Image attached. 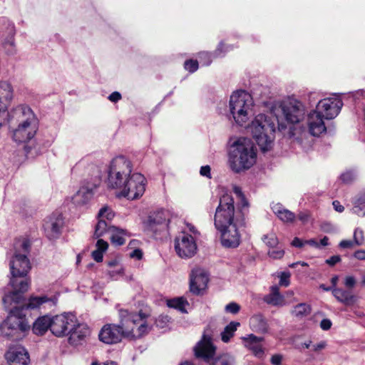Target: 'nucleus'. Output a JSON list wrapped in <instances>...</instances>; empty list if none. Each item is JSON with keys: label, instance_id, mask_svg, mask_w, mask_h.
I'll return each mask as SVG.
<instances>
[{"label": "nucleus", "instance_id": "nucleus-20", "mask_svg": "<svg viewBox=\"0 0 365 365\" xmlns=\"http://www.w3.org/2000/svg\"><path fill=\"white\" fill-rule=\"evenodd\" d=\"M5 357L9 365H28L29 361L28 352L21 346L10 347Z\"/></svg>", "mask_w": 365, "mask_h": 365}, {"label": "nucleus", "instance_id": "nucleus-39", "mask_svg": "<svg viewBox=\"0 0 365 365\" xmlns=\"http://www.w3.org/2000/svg\"><path fill=\"white\" fill-rule=\"evenodd\" d=\"M185 304V301L182 298H175L168 300L167 302V305L169 307L176 309L181 312H184Z\"/></svg>", "mask_w": 365, "mask_h": 365}, {"label": "nucleus", "instance_id": "nucleus-10", "mask_svg": "<svg viewBox=\"0 0 365 365\" xmlns=\"http://www.w3.org/2000/svg\"><path fill=\"white\" fill-rule=\"evenodd\" d=\"M279 108L284 119L290 124L299 123L305 118V106L296 99L289 98L282 101Z\"/></svg>", "mask_w": 365, "mask_h": 365}, {"label": "nucleus", "instance_id": "nucleus-48", "mask_svg": "<svg viewBox=\"0 0 365 365\" xmlns=\"http://www.w3.org/2000/svg\"><path fill=\"white\" fill-rule=\"evenodd\" d=\"M199 58L204 66H209L212 62L211 55L208 52L203 51L200 53Z\"/></svg>", "mask_w": 365, "mask_h": 365}, {"label": "nucleus", "instance_id": "nucleus-55", "mask_svg": "<svg viewBox=\"0 0 365 365\" xmlns=\"http://www.w3.org/2000/svg\"><path fill=\"white\" fill-rule=\"evenodd\" d=\"M272 210L273 212L278 217L282 212V210H285L286 208H284L282 205L279 203L274 204L272 206Z\"/></svg>", "mask_w": 365, "mask_h": 365}, {"label": "nucleus", "instance_id": "nucleus-29", "mask_svg": "<svg viewBox=\"0 0 365 365\" xmlns=\"http://www.w3.org/2000/svg\"><path fill=\"white\" fill-rule=\"evenodd\" d=\"M53 317L43 315L38 317L33 324V331L36 335L44 334L48 329L52 332Z\"/></svg>", "mask_w": 365, "mask_h": 365}, {"label": "nucleus", "instance_id": "nucleus-28", "mask_svg": "<svg viewBox=\"0 0 365 365\" xmlns=\"http://www.w3.org/2000/svg\"><path fill=\"white\" fill-rule=\"evenodd\" d=\"M326 291H331L336 300L346 306L352 305L355 303L356 297L352 294L351 290L343 288L329 287Z\"/></svg>", "mask_w": 365, "mask_h": 365}, {"label": "nucleus", "instance_id": "nucleus-26", "mask_svg": "<svg viewBox=\"0 0 365 365\" xmlns=\"http://www.w3.org/2000/svg\"><path fill=\"white\" fill-rule=\"evenodd\" d=\"M89 333L88 327L84 323L79 322L76 319V323L69 333L68 341L71 345L77 346L81 344Z\"/></svg>", "mask_w": 365, "mask_h": 365}, {"label": "nucleus", "instance_id": "nucleus-18", "mask_svg": "<svg viewBox=\"0 0 365 365\" xmlns=\"http://www.w3.org/2000/svg\"><path fill=\"white\" fill-rule=\"evenodd\" d=\"M58 301V294L31 297L26 304V307L43 312L51 311L56 307Z\"/></svg>", "mask_w": 365, "mask_h": 365}, {"label": "nucleus", "instance_id": "nucleus-62", "mask_svg": "<svg viewBox=\"0 0 365 365\" xmlns=\"http://www.w3.org/2000/svg\"><path fill=\"white\" fill-rule=\"evenodd\" d=\"M291 245L292 246L295 247L300 248V247H303L306 244L304 243V241H302L299 238L294 237V240H292Z\"/></svg>", "mask_w": 365, "mask_h": 365}, {"label": "nucleus", "instance_id": "nucleus-14", "mask_svg": "<svg viewBox=\"0 0 365 365\" xmlns=\"http://www.w3.org/2000/svg\"><path fill=\"white\" fill-rule=\"evenodd\" d=\"M342 106L341 99L339 96H335L321 100L314 110L320 113L325 119L330 120L338 115Z\"/></svg>", "mask_w": 365, "mask_h": 365}, {"label": "nucleus", "instance_id": "nucleus-45", "mask_svg": "<svg viewBox=\"0 0 365 365\" xmlns=\"http://www.w3.org/2000/svg\"><path fill=\"white\" fill-rule=\"evenodd\" d=\"M356 177V173L354 170H347L341 175L340 178L344 183H349L352 182Z\"/></svg>", "mask_w": 365, "mask_h": 365}, {"label": "nucleus", "instance_id": "nucleus-53", "mask_svg": "<svg viewBox=\"0 0 365 365\" xmlns=\"http://www.w3.org/2000/svg\"><path fill=\"white\" fill-rule=\"evenodd\" d=\"M290 274L288 272H282L279 277V285L288 287L289 284Z\"/></svg>", "mask_w": 365, "mask_h": 365}, {"label": "nucleus", "instance_id": "nucleus-3", "mask_svg": "<svg viewBox=\"0 0 365 365\" xmlns=\"http://www.w3.org/2000/svg\"><path fill=\"white\" fill-rule=\"evenodd\" d=\"M227 155L229 168L235 173L250 169L257 160V149L247 138L230 139Z\"/></svg>", "mask_w": 365, "mask_h": 365}, {"label": "nucleus", "instance_id": "nucleus-63", "mask_svg": "<svg viewBox=\"0 0 365 365\" xmlns=\"http://www.w3.org/2000/svg\"><path fill=\"white\" fill-rule=\"evenodd\" d=\"M354 257L357 259L363 260L365 259V250H360L354 252Z\"/></svg>", "mask_w": 365, "mask_h": 365}, {"label": "nucleus", "instance_id": "nucleus-8", "mask_svg": "<svg viewBox=\"0 0 365 365\" xmlns=\"http://www.w3.org/2000/svg\"><path fill=\"white\" fill-rule=\"evenodd\" d=\"M29 329L30 325L22 307L11 309L7 318L0 324L1 334L14 339L19 338L18 334L25 332Z\"/></svg>", "mask_w": 365, "mask_h": 365}, {"label": "nucleus", "instance_id": "nucleus-33", "mask_svg": "<svg viewBox=\"0 0 365 365\" xmlns=\"http://www.w3.org/2000/svg\"><path fill=\"white\" fill-rule=\"evenodd\" d=\"M130 174H121L115 175L114 173H108V185L109 187L118 189L122 187V185L125 183L128 178L131 175Z\"/></svg>", "mask_w": 365, "mask_h": 365}, {"label": "nucleus", "instance_id": "nucleus-40", "mask_svg": "<svg viewBox=\"0 0 365 365\" xmlns=\"http://www.w3.org/2000/svg\"><path fill=\"white\" fill-rule=\"evenodd\" d=\"M114 216L115 214L110 208L108 207H103L99 210L98 218H102L106 221H110L113 220Z\"/></svg>", "mask_w": 365, "mask_h": 365}, {"label": "nucleus", "instance_id": "nucleus-9", "mask_svg": "<svg viewBox=\"0 0 365 365\" xmlns=\"http://www.w3.org/2000/svg\"><path fill=\"white\" fill-rule=\"evenodd\" d=\"M145 190V178L139 173H133L122 185L117 195L125 197L128 200H135L141 197Z\"/></svg>", "mask_w": 365, "mask_h": 365}, {"label": "nucleus", "instance_id": "nucleus-59", "mask_svg": "<svg viewBox=\"0 0 365 365\" xmlns=\"http://www.w3.org/2000/svg\"><path fill=\"white\" fill-rule=\"evenodd\" d=\"M130 257L131 258L140 259L143 257V252L140 249H135L130 253Z\"/></svg>", "mask_w": 365, "mask_h": 365}, {"label": "nucleus", "instance_id": "nucleus-5", "mask_svg": "<svg viewBox=\"0 0 365 365\" xmlns=\"http://www.w3.org/2000/svg\"><path fill=\"white\" fill-rule=\"evenodd\" d=\"M276 118L260 113L255 116L249 128L263 152L268 150L273 143Z\"/></svg>", "mask_w": 365, "mask_h": 365}, {"label": "nucleus", "instance_id": "nucleus-56", "mask_svg": "<svg viewBox=\"0 0 365 365\" xmlns=\"http://www.w3.org/2000/svg\"><path fill=\"white\" fill-rule=\"evenodd\" d=\"M210 167L209 165L202 166L200 170V173L202 176L211 178Z\"/></svg>", "mask_w": 365, "mask_h": 365}, {"label": "nucleus", "instance_id": "nucleus-38", "mask_svg": "<svg viewBox=\"0 0 365 365\" xmlns=\"http://www.w3.org/2000/svg\"><path fill=\"white\" fill-rule=\"evenodd\" d=\"M352 210L359 216L364 217L365 215V197H359L355 202Z\"/></svg>", "mask_w": 365, "mask_h": 365}, {"label": "nucleus", "instance_id": "nucleus-52", "mask_svg": "<svg viewBox=\"0 0 365 365\" xmlns=\"http://www.w3.org/2000/svg\"><path fill=\"white\" fill-rule=\"evenodd\" d=\"M186 229L187 230L185 231L187 232L189 235H191L192 237H194V239L196 240L197 237H199L200 235V232L196 229V227L190 223H187Z\"/></svg>", "mask_w": 365, "mask_h": 365}, {"label": "nucleus", "instance_id": "nucleus-19", "mask_svg": "<svg viewBox=\"0 0 365 365\" xmlns=\"http://www.w3.org/2000/svg\"><path fill=\"white\" fill-rule=\"evenodd\" d=\"M209 281L207 272L200 267L195 268L190 274V288L194 294H199L204 290Z\"/></svg>", "mask_w": 365, "mask_h": 365}, {"label": "nucleus", "instance_id": "nucleus-17", "mask_svg": "<svg viewBox=\"0 0 365 365\" xmlns=\"http://www.w3.org/2000/svg\"><path fill=\"white\" fill-rule=\"evenodd\" d=\"M170 214L165 210H158L150 215L144 222L145 228L148 231L156 233L165 230L169 222Z\"/></svg>", "mask_w": 365, "mask_h": 365}, {"label": "nucleus", "instance_id": "nucleus-15", "mask_svg": "<svg viewBox=\"0 0 365 365\" xmlns=\"http://www.w3.org/2000/svg\"><path fill=\"white\" fill-rule=\"evenodd\" d=\"M64 220L62 214L54 212L46 217L43 223V230L46 236L49 240L58 239L62 232Z\"/></svg>", "mask_w": 365, "mask_h": 365}, {"label": "nucleus", "instance_id": "nucleus-50", "mask_svg": "<svg viewBox=\"0 0 365 365\" xmlns=\"http://www.w3.org/2000/svg\"><path fill=\"white\" fill-rule=\"evenodd\" d=\"M356 283V279L353 276H346L344 278V284L349 290L353 289L355 287Z\"/></svg>", "mask_w": 365, "mask_h": 365}, {"label": "nucleus", "instance_id": "nucleus-31", "mask_svg": "<svg viewBox=\"0 0 365 365\" xmlns=\"http://www.w3.org/2000/svg\"><path fill=\"white\" fill-rule=\"evenodd\" d=\"M109 232L110 233V239L113 245L121 246L125 243V237L128 235L126 230L112 226L109 227Z\"/></svg>", "mask_w": 365, "mask_h": 365}, {"label": "nucleus", "instance_id": "nucleus-49", "mask_svg": "<svg viewBox=\"0 0 365 365\" xmlns=\"http://www.w3.org/2000/svg\"><path fill=\"white\" fill-rule=\"evenodd\" d=\"M225 309L228 313L236 314L239 312L240 306L235 302H231L225 306Z\"/></svg>", "mask_w": 365, "mask_h": 365}, {"label": "nucleus", "instance_id": "nucleus-11", "mask_svg": "<svg viewBox=\"0 0 365 365\" xmlns=\"http://www.w3.org/2000/svg\"><path fill=\"white\" fill-rule=\"evenodd\" d=\"M244 226L245 222L237 220L234 224L227 225L222 228H216L220 232L222 245L228 248L238 247L241 240L240 229Z\"/></svg>", "mask_w": 365, "mask_h": 365}, {"label": "nucleus", "instance_id": "nucleus-64", "mask_svg": "<svg viewBox=\"0 0 365 365\" xmlns=\"http://www.w3.org/2000/svg\"><path fill=\"white\" fill-rule=\"evenodd\" d=\"M298 218L303 223H307L309 219V215L307 212H300L298 215Z\"/></svg>", "mask_w": 365, "mask_h": 365}, {"label": "nucleus", "instance_id": "nucleus-42", "mask_svg": "<svg viewBox=\"0 0 365 365\" xmlns=\"http://www.w3.org/2000/svg\"><path fill=\"white\" fill-rule=\"evenodd\" d=\"M108 274L111 279L118 280L124 274L123 267L121 265L118 266V267L111 268L108 269Z\"/></svg>", "mask_w": 365, "mask_h": 365}, {"label": "nucleus", "instance_id": "nucleus-13", "mask_svg": "<svg viewBox=\"0 0 365 365\" xmlns=\"http://www.w3.org/2000/svg\"><path fill=\"white\" fill-rule=\"evenodd\" d=\"M76 323V317L73 314L63 313L53 317L52 334L61 337L69 334Z\"/></svg>", "mask_w": 365, "mask_h": 365}, {"label": "nucleus", "instance_id": "nucleus-51", "mask_svg": "<svg viewBox=\"0 0 365 365\" xmlns=\"http://www.w3.org/2000/svg\"><path fill=\"white\" fill-rule=\"evenodd\" d=\"M233 191L236 194V195L240 199L242 206L243 207H247L248 204L243 193L242 192L241 188L237 186H235L233 188Z\"/></svg>", "mask_w": 365, "mask_h": 365}, {"label": "nucleus", "instance_id": "nucleus-36", "mask_svg": "<svg viewBox=\"0 0 365 365\" xmlns=\"http://www.w3.org/2000/svg\"><path fill=\"white\" fill-rule=\"evenodd\" d=\"M312 309L309 304L306 303H300L296 305L292 313L297 317L302 318L311 313Z\"/></svg>", "mask_w": 365, "mask_h": 365}, {"label": "nucleus", "instance_id": "nucleus-47", "mask_svg": "<svg viewBox=\"0 0 365 365\" xmlns=\"http://www.w3.org/2000/svg\"><path fill=\"white\" fill-rule=\"evenodd\" d=\"M284 255V250L279 249V248H277V249H274L273 248V250H270L268 252V255L271 258H273V259H279L282 258Z\"/></svg>", "mask_w": 365, "mask_h": 365}, {"label": "nucleus", "instance_id": "nucleus-7", "mask_svg": "<svg viewBox=\"0 0 365 365\" xmlns=\"http://www.w3.org/2000/svg\"><path fill=\"white\" fill-rule=\"evenodd\" d=\"M237 220L245 222V217L240 210H235L232 195L225 194L220 198L219 205L216 208L214 217L215 226L216 228H222L227 225L235 223Z\"/></svg>", "mask_w": 365, "mask_h": 365}, {"label": "nucleus", "instance_id": "nucleus-41", "mask_svg": "<svg viewBox=\"0 0 365 365\" xmlns=\"http://www.w3.org/2000/svg\"><path fill=\"white\" fill-rule=\"evenodd\" d=\"M354 242L356 246H361L365 242L364 232L359 227H357L354 230Z\"/></svg>", "mask_w": 365, "mask_h": 365}, {"label": "nucleus", "instance_id": "nucleus-2", "mask_svg": "<svg viewBox=\"0 0 365 365\" xmlns=\"http://www.w3.org/2000/svg\"><path fill=\"white\" fill-rule=\"evenodd\" d=\"M120 324H106L99 333V339L105 344H116L122 337H141L148 332L149 327L146 322L148 314L139 312L134 313L127 309L119 311Z\"/></svg>", "mask_w": 365, "mask_h": 365}, {"label": "nucleus", "instance_id": "nucleus-58", "mask_svg": "<svg viewBox=\"0 0 365 365\" xmlns=\"http://www.w3.org/2000/svg\"><path fill=\"white\" fill-rule=\"evenodd\" d=\"M341 261V257L339 255H334L326 260V263L330 266H334Z\"/></svg>", "mask_w": 365, "mask_h": 365}, {"label": "nucleus", "instance_id": "nucleus-23", "mask_svg": "<svg viewBox=\"0 0 365 365\" xmlns=\"http://www.w3.org/2000/svg\"><path fill=\"white\" fill-rule=\"evenodd\" d=\"M133 165L129 159L123 155L117 156L110 161L108 173H114L115 175L132 173Z\"/></svg>", "mask_w": 365, "mask_h": 365}, {"label": "nucleus", "instance_id": "nucleus-12", "mask_svg": "<svg viewBox=\"0 0 365 365\" xmlns=\"http://www.w3.org/2000/svg\"><path fill=\"white\" fill-rule=\"evenodd\" d=\"M196 241L191 235L182 231L175 239V250L181 258H190L197 252Z\"/></svg>", "mask_w": 365, "mask_h": 365}, {"label": "nucleus", "instance_id": "nucleus-27", "mask_svg": "<svg viewBox=\"0 0 365 365\" xmlns=\"http://www.w3.org/2000/svg\"><path fill=\"white\" fill-rule=\"evenodd\" d=\"M244 345L246 348L252 351L255 356L261 358L264 354V350L262 345V337H257L254 334H250L247 336L242 337Z\"/></svg>", "mask_w": 365, "mask_h": 365}, {"label": "nucleus", "instance_id": "nucleus-25", "mask_svg": "<svg viewBox=\"0 0 365 365\" xmlns=\"http://www.w3.org/2000/svg\"><path fill=\"white\" fill-rule=\"evenodd\" d=\"M324 118L320 113L315 110L311 111L307 115V124L311 135L319 136L320 134L326 132L324 119Z\"/></svg>", "mask_w": 365, "mask_h": 365}, {"label": "nucleus", "instance_id": "nucleus-4", "mask_svg": "<svg viewBox=\"0 0 365 365\" xmlns=\"http://www.w3.org/2000/svg\"><path fill=\"white\" fill-rule=\"evenodd\" d=\"M8 123L13 129V138L17 143L32 139L38 130V120L33 110L26 106H19L11 110Z\"/></svg>", "mask_w": 365, "mask_h": 365}, {"label": "nucleus", "instance_id": "nucleus-34", "mask_svg": "<svg viewBox=\"0 0 365 365\" xmlns=\"http://www.w3.org/2000/svg\"><path fill=\"white\" fill-rule=\"evenodd\" d=\"M96 249L92 252V257L97 262L103 261V253L108 250V244L103 240H98L96 242Z\"/></svg>", "mask_w": 365, "mask_h": 365}, {"label": "nucleus", "instance_id": "nucleus-43", "mask_svg": "<svg viewBox=\"0 0 365 365\" xmlns=\"http://www.w3.org/2000/svg\"><path fill=\"white\" fill-rule=\"evenodd\" d=\"M262 240L265 244L271 248H274L279 242L277 236L274 233L264 235Z\"/></svg>", "mask_w": 365, "mask_h": 365}, {"label": "nucleus", "instance_id": "nucleus-35", "mask_svg": "<svg viewBox=\"0 0 365 365\" xmlns=\"http://www.w3.org/2000/svg\"><path fill=\"white\" fill-rule=\"evenodd\" d=\"M240 324L237 322H231L225 327L224 331L221 333V339L223 342L227 343L230 339L234 336L238 327Z\"/></svg>", "mask_w": 365, "mask_h": 365}, {"label": "nucleus", "instance_id": "nucleus-57", "mask_svg": "<svg viewBox=\"0 0 365 365\" xmlns=\"http://www.w3.org/2000/svg\"><path fill=\"white\" fill-rule=\"evenodd\" d=\"M331 324H332V323H331V320H329L328 319H324L320 322V327L323 330L327 331L331 328Z\"/></svg>", "mask_w": 365, "mask_h": 365}, {"label": "nucleus", "instance_id": "nucleus-37", "mask_svg": "<svg viewBox=\"0 0 365 365\" xmlns=\"http://www.w3.org/2000/svg\"><path fill=\"white\" fill-rule=\"evenodd\" d=\"M111 227L108 225V223L103 220L102 218H98V222L95 227L94 236L96 237H100L102 236L106 231L109 232V227Z\"/></svg>", "mask_w": 365, "mask_h": 365}, {"label": "nucleus", "instance_id": "nucleus-30", "mask_svg": "<svg viewBox=\"0 0 365 365\" xmlns=\"http://www.w3.org/2000/svg\"><path fill=\"white\" fill-rule=\"evenodd\" d=\"M264 302L272 306H282L284 304V298L279 293V287L276 285L270 287V293L263 298Z\"/></svg>", "mask_w": 365, "mask_h": 365}, {"label": "nucleus", "instance_id": "nucleus-22", "mask_svg": "<svg viewBox=\"0 0 365 365\" xmlns=\"http://www.w3.org/2000/svg\"><path fill=\"white\" fill-rule=\"evenodd\" d=\"M16 29L14 24L5 17L0 18V37L3 38L4 45L11 46L10 53L13 52L14 46V35Z\"/></svg>", "mask_w": 365, "mask_h": 365}, {"label": "nucleus", "instance_id": "nucleus-61", "mask_svg": "<svg viewBox=\"0 0 365 365\" xmlns=\"http://www.w3.org/2000/svg\"><path fill=\"white\" fill-rule=\"evenodd\" d=\"M121 98V95L120 93L117 92V91H115V92H113L109 96H108V99L111 101V102H117Z\"/></svg>", "mask_w": 365, "mask_h": 365}, {"label": "nucleus", "instance_id": "nucleus-44", "mask_svg": "<svg viewBox=\"0 0 365 365\" xmlns=\"http://www.w3.org/2000/svg\"><path fill=\"white\" fill-rule=\"evenodd\" d=\"M278 218L284 222H292L294 221L296 216L294 212L286 209L285 210H282V213L278 216Z\"/></svg>", "mask_w": 365, "mask_h": 365}, {"label": "nucleus", "instance_id": "nucleus-32", "mask_svg": "<svg viewBox=\"0 0 365 365\" xmlns=\"http://www.w3.org/2000/svg\"><path fill=\"white\" fill-rule=\"evenodd\" d=\"M250 326L256 332L266 333L268 331L267 321L260 314H255L250 318Z\"/></svg>", "mask_w": 365, "mask_h": 365}, {"label": "nucleus", "instance_id": "nucleus-6", "mask_svg": "<svg viewBox=\"0 0 365 365\" xmlns=\"http://www.w3.org/2000/svg\"><path fill=\"white\" fill-rule=\"evenodd\" d=\"M254 101L252 96L245 91H237L230 96L229 108L235 123L243 125L252 115Z\"/></svg>", "mask_w": 365, "mask_h": 365}, {"label": "nucleus", "instance_id": "nucleus-54", "mask_svg": "<svg viewBox=\"0 0 365 365\" xmlns=\"http://www.w3.org/2000/svg\"><path fill=\"white\" fill-rule=\"evenodd\" d=\"M339 245L341 248L346 249V248H352L356 245H355V242H354V240H344L341 241Z\"/></svg>", "mask_w": 365, "mask_h": 365}, {"label": "nucleus", "instance_id": "nucleus-16", "mask_svg": "<svg viewBox=\"0 0 365 365\" xmlns=\"http://www.w3.org/2000/svg\"><path fill=\"white\" fill-rule=\"evenodd\" d=\"M13 98V89L9 83L6 81L0 82V127L6 122L11 114L8 112L9 102Z\"/></svg>", "mask_w": 365, "mask_h": 365}, {"label": "nucleus", "instance_id": "nucleus-21", "mask_svg": "<svg viewBox=\"0 0 365 365\" xmlns=\"http://www.w3.org/2000/svg\"><path fill=\"white\" fill-rule=\"evenodd\" d=\"M215 349L212 338L205 332L201 341L195 347V354L197 357L208 360L214 356Z\"/></svg>", "mask_w": 365, "mask_h": 365}, {"label": "nucleus", "instance_id": "nucleus-24", "mask_svg": "<svg viewBox=\"0 0 365 365\" xmlns=\"http://www.w3.org/2000/svg\"><path fill=\"white\" fill-rule=\"evenodd\" d=\"M96 185L91 183L83 184L73 196V202L81 206L88 204L93 197Z\"/></svg>", "mask_w": 365, "mask_h": 365}, {"label": "nucleus", "instance_id": "nucleus-1", "mask_svg": "<svg viewBox=\"0 0 365 365\" xmlns=\"http://www.w3.org/2000/svg\"><path fill=\"white\" fill-rule=\"evenodd\" d=\"M31 243L26 238L16 239L13 245V249L8 254L11 278L9 284L13 290L3 297L5 306L13 302L18 304L24 298V294L29 290L31 281L24 278L30 271L31 266L28 258Z\"/></svg>", "mask_w": 365, "mask_h": 365}, {"label": "nucleus", "instance_id": "nucleus-46", "mask_svg": "<svg viewBox=\"0 0 365 365\" xmlns=\"http://www.w3.org/2000/svg\"><path fill=\"white\" fill-rule=\"evenodd\" d=\"M185 70L190 73H193L198 69V62L196 60H187L184 63Z\"/></svg>", "mask_w": 365, "mask_h": 365}, {"label": "nucleus", "instance_id": "nucleus-60", "mask_svg": "<svg viewBox=\"0 0 365 365\" xmlns=\"http://www.w3.org/2000/svg\"><path fill=\"white\" fill-rule=\"evenodd\" d=\"M282 356L280 354L273 355L271 358V362L273 365H280L282 363Z\"/></svg>", "mask_w": 365, "mask_h": 365}]
</instances>
